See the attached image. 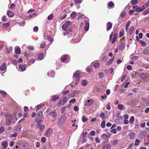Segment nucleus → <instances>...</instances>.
Segmentation results:
<instances>
[{
  "label": "nucleus",
  "instance_id": "obj_1",
  "mask_svg": "<svg viewBox=\"0 0 149 149\" xmlns=\"http://www.w3.org/2000/svg\"><path fill=\"white\" fill-rule=\"evenodd\" d=\"M66 118L65 116H62L58 120L57 124L58 126H61L66 120Z\"/></svg>",
  "mask_w": 149,
  "mask_h": 149
},
{
  "label": "nucleus",
  "instance_id": "obj_2",
  "mask_svg": "<svg viewBox=\"0 0 149 149\" xmlns=\"http://www.w3.org/2000/svg\"><path fill=\"white\" fill-rule=\"evenodd\" d=\"M6 66L5 62H4L0 67V73L2 74L6 71Z\"/></svg>",
  "mask_w": 149,
  "mask_h": 149
},
{
  "label": "nucleus",
  "instance_id": "obj_3",
  "mask_svg": "<svg viewBox=\"0 0 149 149\" xmlns=\"http://www.w3.org/2000/svg\"><path fill=\"white\" fill-rule=\"evenodd\" d=\"M111 135V134L110 133L103 134L102 135V138L105 141L104 142V143L107 142L109 141L108 139L110 137Z\"/></svg>",
  "mask_w": 149,
  "mask_h": 149
},
{
  "label": "nucleus",
  "instance_id": "obj_4",
  "mask_svg": "<svg viewBox=\"0 0 149 149\" xmlns=\"http://www.w3.org/2000/svg\"><path fill=\"white\" fill-rule=\"evenodd\" d=\"M73 78L74 79V78H77V79H76L75 84H77L78 83V82L79 81V73L78 71H76L74 74L73 75Z\"/></svg>",
  "mask_w": 149,
  "mask_h": 149
},
{
  "label": "nucleus",
  "instance_id": "obj_5",
  "mask_svg": "<svg viewBox=\"0 0 149 149\" xmlns=\"http://www.w3.org/2000/svg\"><path fill=\"white\" fill-rule=\"evenodd\" d=\"M61 59L62 62H65L66 63L68 62L70 60L69 56L66 55L62 56L61 57Z\"/></svg>",
  "mask_w": 149,
  "mask_h": 149
},
{
  "label": "nucleus",
  "instance_id": "obj_6",
  "mask_svg": "<svg viewBox=\"0 0 149 149\" xmlns=\"http://www.w3.org/2000/svg\"><path fill=\"white\" fill-rule=\"evenodd\" d=\"M6 123L8 125H10L12 122V116L9 114L6 117Z\"/></svg>",
  "mask_w": 149,
  "mask_h": 149
},
{
  "label": "nucleus",
  "instance_id": "obj_7",
  "mask_svg": "<svg viewBox=\"0 0 149 149\" xmlns=\"http://www.w3.org/2000/svg\"><path fill=\"white\" fill-rule=\"evenodd\" d=\"M52 128H49L47 129L45 133V135L47 137H49L52 134Z\"/></svg>",
  "mask_w": 149,
  "mask_h": 149
},
{
  "label": "nucleus",
  "instance_id": "obj_8",
  "mask_svg": "<svg viewBox=\"0 0 149 149\" xmlns=\"http://www.w3.org/2000/svg\"><path fill=\"white\" fill-rule=\"evenodd\" d=\"M70 22L69 21H67L65 23L62 25V28L64 31L67 30L68 27L70 25Z\"/></svg>",
  "mask_w": 149,
  "mask_h": 149
},
{
  "label": "nucleus",
  "instance_id": "obj_9",
  "mask_svg": "<svg viewBox=\"0 0 149 149\" xmlns=\"http://www.w3.org/2000/svg\"><path fill=\"white\" fill-rule=\"evenodd\" d=\"M68 99H67V98L66 97H64L63 99L62 100H60L59 102V103L58 104V106H59L60 105L61 106L63 105L64 103L67 101Z\"/></svg>",
  "mask_w": 149,
  "mask_h": 149
},
{
  "label": "nucleus",
  "instance_id": "obj_10",
  "mask_svg": "<svg viewBox=\"0 0 149 149\" xmlns=\"http://www.w3.org/2000/svg\"><path fill=\"white\" fill-rule=\"evenodd\" d=\"M72 30L70 29L68 30L67 31H65V32L63 33V34L64 36L68 35V37H70L71 35L72 34Z\"/></svg>",
  "mask_w": 149,
  "mask_h": 149
},
{
  "label": "nucleus",
  "instance_id": "obj_11",
  "mask_svg": "<svg viewBox=\"0 0 149 149\" xmlns=\"http://www.w3.org/2000/svg\"><path fill=\"white\" fill-rule=\"evenodd\" d=\"M88 20L89 19L88 18H86L85 20L86 24L85 26V30L86 31L88 30L89 28V25Z\"/></svg>",
  "mask_w": 149,
  "mask_h": 149
},
{
  "label": "nucleus",
  "instance_id": "obj_12",
  "mask_svg": "<svg viewBox=\"0 0 149 149\" xmlns=\"http://www.w3.org/2000/svg\"><path fill=\"white\" fill-rule=\"evenodd\" d=\"M49 116H51L54 118H56L57 116L56 112L55 111H51L49 113Z\"/></svg>",
  "mask_w": 149,
  "mask_h": 149
},
{
  "label": "nucleus",
  "instance_id": "obj_13",
  "mask_svg": "<svg viewBox=\"0 0 149 149\" xmlns=\"http://www.w3.org/2000/svg\"><path fill=\"white\" fill-rule=\"evenodd\" d=\"M112 23L110 22H109L107 23L106 25V27H107V31H109L110 29H111L112 27Z\"/></svg>",
  "mask_w": 149,
  "mask_h": 149
},
{
  "label": "nucleus",
  "instance_id": "obj_14",
  "mask_svg": "<svg viewBox=\"0 0 149 149\" xmlns=\"http://www.w3.org/2000/svg\"><path fill=\"white\" fill-rule=\"evenodd\" d=\"M146 131H142L140 133L139 136L141 138L143 137L146 135Z\"/></svg>",
  "mask_w": 149,
  "mask_h": 149
},
{
  "label": "nucleus",
  "instance_id": "obj_15",
  "mask_svg": "<svg viewBox=\"0 0 149 149\" xmlns=\"http://www.w3.org/2000/svg\"><path fill=\"white\" fill-rule=\"evenodd\" d=\"M128 136L129 137L130 139L132 140L135 136V134L134 132H131L128 135Z\"/></svg>",
  "mask_w": 149,
  "mask_h": 149
},
{
  "label": "nucleus",
  "instance_id": "obj_16",
  "mask_svg": "<svg viewBox=\"0 0 149 149\" xmlns=\"http://www.w3.org/2000/svg\"><path fill=\"white\" fill-rule=\"evenodd\" d=\"M145 9L144 6H142L141 8L137 7L135 8V11L138 12H140L143 11Z\"/></svg>",
  "mask_w": 149,
  "mask_h": 149
},
{
  "label": "nucleus",
  "instance_id": "obj_17",
  "mask_svg": "<svg viewBox=\"0 0 149 149\" xmlns=\"http://www.w3.org/2000/svg\"><path fill=\"white\" fill-rule=\"evenodd\" d=\"M15 52L17 54H20L21 53V49L19 47H16L15 48Z\"/></svg>",
  "mask_w": 149,
  "mask_h": 149
},
{
  "label": "nucleus",
  "instance_id": "obj_18",
  "mask_svg": "<svg viewBox=\"0 0 149 149\" xmlns=\"http://www.w3.org/2000/svg\"><path fill=\"white\" fill-rule=\"evenodd\" d=\"M111 148L110 144L108 143L104 145L102 148V149H110Z\"/></svg>",
  "mask_w": 149,
  "mask_h": 149
},
{
  "label": "nucleus",
  "instance_id": "obj_19",
  "mask_svg": "<svg viewBox=\"0 0 149 149\" xmlns=\"http://www.w3.org/2000/svg\"><path fill=\"white\" fill-rule=\"evenodd\" d=\"M26 70L25 66L23 65H20L19 66V70L21 71H24Z\"/></svg>",
  "mask_w": 149,
  "mask_h": 149
},
{
  "label": "nucleus",
  "instance_id": "obj_20",
  "mask_svg": "<svg viewBox=\"0 0 149 149\" xmlns=\"http://www.w3.org/2000/svg\"><path fill=\"white\" fill-rule=\"evenodd\" d=\"M100 65V64L98 63L93 62L91 64V66H93L95 68H98Z\"/></svg>",
  "mask_w": 149,
  "mask_h": 149
},
{
  "label": "nucleus",
  "instance_id": "obj_21",
  "mask_svg": "<svg viewBox=\"0 0 149 149\" xmlns=\"http://www.w3.org/2000/svg\"><path fill=\"white\" fill-rule=\"evenodd\" d=\"M44 58V54L43 53H40L38 55V60H41L42 59Z\"/></svg>",
  "mask_w": 149,
  "mask_h": 149
},
{
  "label": "nucleus",
  "instance_id": "obj_22",
  "mask_svg": "<svg viewBox=\"0 0 149 149\" xmlns=\"http://www.w3.org/2000/svg\"><path fill=\"white\" fill-rule=\"evenodd\" d=\"M1 144L4 148H6L8 145V143L6 141H3L1 142Z\"/></svg>",
  "mask_w": 149,
  "mask_h": 149
},
{
  "label": "nucleus",
  "instance_id": "obj_23",
  "mask_svg": "<svg viewBox=\"0 0 149 149\" xmlns=\"http://www.w3.org/2000/svg\"><path fill=\"white\" fill-rule=\"evenodd\" d=\"M93 103L92 100H88L86 103V105L87 106H90Z\"/></svg>",
  "mask_w": 149,
  "mask_h": 149
},
{
  "label": "nucleus",
  "instance_id": "obj_24",
  "mask_svg": "<svg viewBox=\"0 0 149 149\" xmlns=\"http://www.w3.org/2000/svg\"><path fill=\"white\" fill-rule=\"evenodd\" d=\"M37 127L40 129V130H42L45 127V126L44 125H41L39 124H38L37 125Z\"/></svg>",
  "mask_w": 149,
  "mask_h": 149
},
{
  "label": "nucleus",
  "instance_id": "obj_25",
  "mask_svg": "<svg viewBox=\"0 0 149 149\" xmlns=\"http://www.w3.org/2000/svg\"><path fill=\"white\" fill-rule=\"evenodd\" d=\"M147 74L145 73H142L140 74V77L143 79H145L147 77Z\"/></svg>",
  "mask_w": 149,
  "mask_h": 149
},
{
  "label": "nucleus",
  "instance_id": "obj_26",
  "mask_svg": "<svg viewBox=\"0 0 149 149\" xmlns=\"http://www.w3.org/2000/svg\"><path fill=\"white\" fill-rule=\"evenodd\" d=\"M7 15L9 17H12L14 16V13L12 12L8 11L7 13Z\"/></svg>",
  "mask_w": 149,
  "mask_h": 149
},
{
  "label": "nucleus",
  "instance_id": "obj_27",
  "mask_svg": "<svg viewBox=\"0 0 149 149\" xmlns=\"http://www.w3.org/2000/svg\"><path fill=\"white\" fill-rule=\"evenodd\" d=\"M77 13L76 12L74 11L72 12L70 15V17L72 19H74L75 18L76 15Z\"/></svg>",
  "mask_w": 149,
  "mask_h": 149
},
{
  "label": "nucleus",
  "instance_id": "obj_28",
  "mask_svg": "<svg viewBox=\"0 0 149 149\" xmlns=\"http://www.w3.org/2000/svg\"><path fill=\"white\" fill-rule=\"evenodd\" d=\"M108 5L109 7V8H112L114 7V4L112 2L110 1L108 3Z\"/></svg>",
  "mask_w": 149,
  "mask_h": 149
},
{
  "label": "nucleus",
  "instance_id": "obj_29",
  "mask_svg": "<svg viewBox=\"0 0 149 149\" xmlns=\"http://www.w3.org/2000/svg\"><path fill=\"white\" fill-rule=\"evenodd\" d=\"M21 125H19L18 126H17L16 127L15 129L14 130L15 131L18 132H19L21 129V127H20Z\"/></svg>",
  "mask_w": 149,
  "mask_h": 149
},
{
  "label": "nucleus",
  "instance_id": "obj_30",
  "mask_svg": "<svg viewBox=\"0 0 149 149\" xmlns=\"http://www.w3.org/2000/svg\"><path fill=\"white\" fill-rule=\"evenodd\" d=\"M117 36V35L116 34V33H115L114 34L113 36V38L111 41V42L112 43H113L116 41V39Z\"/></svg>",
  "mask_w": 149,
  "mask_h": 149
},
{
  "label": "nucleus",
  "instance_id": "obj_31",
  "mask_svg": "<svg viewBox=\"0 0 149 149\" xmlns=\"http://www.w3.org/2000/svg\"><path fill=\"white\" fill-rule=\"evenodd\" d=\"M49 75H50V77H54V71H52V72H51L50 73H47L48 76H49Z\"/></svg>",
  "mask_w": 149,
  "mask_h": 149
},
{
  "label": "nucleus",
  "instance_id": "obj_32",
  "mask_svg": "<svg viewBox=\"0 0 149 149\" xmlns=\"http://www.w3.org/2000/svg\"><path fill=\"white\" fill-rule=\"evenodd\" d=\"M134 27L133 26H131L129 30V33L130 34H132L133 32Z\"/></svg>",
  "mask_w": 149,
  "mask_h": 149
},
{
  "label": "nucleus",
  "instance_id": "obj_33",
  "mask_svg": "<svg viewBox=\"0 0 149 149\" xmlns=\"http://www.w3.org/2000/svg\"><path fill=\"white\" fill-rule=\"evenodd\" d=\"M125 46L124 44L121 43L119 46V49L120 50H122Z\"/></svg>",
  "mask_w": 149,
  "mask_h": 149
},
{
  "label": "nucleus",
  "instance_id": "obj_34",
  "mask_svg": "<svg viewBox=\"0 0 149 149\" xmlns=\"http://www.w3.org/2000/svg\"><path fill=\"white\" fill-rule=\"evenodd\" d=\"M37 115L39 118L42 119L43 116L42 112L41 111H40L37 113Z\"/></svg>",
  "mask_w": 149,
  "mask_h": 149
},
{
  "label": "nucleus",
  "instance_id": "obj_35",
  "mask_svg": "<svg viewBox=\"0 0 149 149\" xmlns=\"http://www.w3.org/2000/svg\"><path fill=\"white\" fill-rule=\"evenodd\" d=\"M100 117L102 118V120H104L105 119V114L104 113H101L100 115Z\"/></svg>",
  "mask_w": 149,
  "mask_h": 149
},
{
  "label": "nucleus",
  "instance_id": "obj_36",
  "mask_svg": "<svg viewBox=\"0 0 149 149\" xmlns=\"http://www.w3.org/2000/svg\"><path fill=\"white\" fill-rule=\"evenodd\" d=\"M142 13L143 15H145L149 13V8H148L145 11H143Z\"/></svg>",
  "mask_w": 149,
  "mask_h": 149
},
{
  "label": "nucleus",
  "instance_id": "obj_37",
  "mask_svg": "<svg viewBox=\"0 0 149 149\" xmlns=\"http://www.w3.org/2000/svg\"><path fill=\"white\" fill-rule=\"evenodd\" d=\"M134 120V118L133 116H132L130 119V122L131 124H132Z\"/></svg>",
  "mask_w": 149,
  "mask_h": 149
},
{
  "label": "nucleus",
  "instance_id": "obj_38",
  "mask_svg": "<svg viewBox=\"0 0 149 149\" xmlns=\"http://www.w3.org/2000/svg\"><path fill=\"white\" fill-rule=\"evenodd\" d=\"M59 97L55 95L52 97V100L53 101H55V100L59 99Z\"/></svg>",
  "mask_w": 149,
  "mask_h": 149
},
{
  "label": "nucleus",
  "instance_id": "obj_39",
  "mask_svg": "<svg viewBox=\"0 0 149 149\" xmlns=\"http://www.w3.org/2000/svg\"><path fill=\"white\" fill-rule=\"evenodd\" d=\"M141 142V141L139 140L138 139H137L135 141V142L134 143L135 146H137L139 145V143Z\"/></svg>",
  "mask_w": 149,
  "mask_h": 149
},
{
  "label": "nucleus",
  "instance_id": "obj_40",
  "mask_svg": "<svg viewBox=\"0 0 149 149\" xmlns=\"http://www.w3.org/2000/svg\"><path fill=\"white\" fill-rule=\"evenodd\" d=\"M0 93L3 95V97H5L7 95L6 93L2 90H0Z\"/></svg>",
  "mask_w": 149,
  "mask_h": 149
},
{
  "label": "nucleus",
  "instance_id": "obj_41",
  "mask_svg": "<svg viewBox=\"0 0 149 149\" xmlns=\"http://www.w3.org/2000/svg\"><path fill=\"white\" fill-rule=\"evenodd\" d=\"M2 25L3 27H4L6 28L9 26L10 25V22H8L5 24H3Z\"/></svg>",
  "mask_w": 149,
  "mask_h": 149
},
{
  "label": "nucleus",
  "instance_id": "obj_42",
  "mask_svg": "<svg viewBox=\"0 0 149 149\" xmlns=\"http://www.w3.org/2000/svg\"><path fill=\"white\" fill-rule=\"evenodd\" d=\"M92 68L91 66H88L86 68V71L89 72L91 71Z\"/></svg>",
  "mask_w": 149,
  "mask_h": 149
},
{
  "label": "nucleus",
  "instance_id": "obj_43",
  "mask_svg": "<svg viewBox=\"0 0 149 149\" xmlns=\"http://www.w3.org/2000/svg\"><path fill=\"white\" fill-rule=\"evenodd\" d=\"M13 50V48L11 47H10L7 50V54H9L11 53Z\"/></svg>",
  "mask_w": 149,
  "mask_h": 149
},
{
  "label": "nucleus",
  "instance_id": "obj_44",
  "mask_svg": "<svg viewBox=\"0 0 149 149\" xmlns=\"http://www.w3.org/2000/svg\"><path fill=\"white\" fill-rule=\"evenodd\" d=\"M82 120L83 122H85L87 121L88 120L87 118H86L84 116H83L82 117Z\"/></svg>",
  "mask_w": 149,
  "mask_h": 149
},
{
  "label": "nucleus",
  "instance_id": "obj_45",
  "mask_svg": "<svg viewBox=\"0 0 149 149\" xmlns=\"http://www.w3.org/2000/svg\"><path fill=\"white\" fill-rule=\"evenodd\" d=\"M54 17V15L53 14H51L49 15L47 17L48 20H50L52 19Z\"/></svg>",
  "mask_w": 149,
  "mask_h": 149
},
{
  "label": "nucleus",
  "instance_id": "obj_46",
  "mask_svg": "<svg viewBox=\"0 0 149 149\" xmlns=\"http://www.w3.org/2000/svg\"><path fill=\"white\" fill-rule=\"evenodd\" d=\"M105 121L104 120H103L101 124V126L102 128H104L105 126Z\"/></svg>",
  "mask_w": 149,
  "mask_h": 149
},
{
  "label": "nucleus",
  "instance_id": "obj_47",
  "mask_svg": "<svg viewBox=\"0 0 149 149\" xmlns=\"http://www.w3.org/2000/svg\"><path fill=\"white\" fill-rule=\"evenodd\" d=\"M139 42L143 46H145L146 45V42L142 40H139Z\"/></svg>",
  "mask_w": 149,
  "mask_h": 149
},
{
  "label": "nucleus",
  "instance_id": "obj_48",
  "mask_svg": "<svg viewBox=\"0 0 149 149\" xmlns=\"http://www.w3.org/2000/svg\"><path fill=\"white\" fill-rule=\"evenodd\" d=\"M44 106V104H41V105H38L37 106V109H36V111L38 110L39 109H40L42 107Z\"/></svg>",
  "mask_w": 149,
  "mask_h": 149
},
{
  "label": "nucleus",
  "instance_id": "obj_49",
  "mask_svg": "<svg viewBox=\"0 0 149 149\" xmlns=\"http://www.w3.org/2000/svg\"><path fill=\"white\" fill-rule=\"evenodd\" d=\"M138 1L137 0H132L131 2V3L133 5L136 4L137 2Z\"/></svg>",
  "mask_w": 149,
  "mask_h": 149
},
{
  "label": "nucleus",
  "instance_id": "obj_50",
  "mask_svg": "<svg viewBox=\"0 0 149 149\" xmlns=\"http://www.w3.org/2000/svg\"><path fill=\"white\" fill-rule=\"evenodd\" d=\"M124 32V31L123 29L122 31H120L119 35L120 37H121L123 36Z\"/></svg>",
  "mask_w": 149,
  "mask_h": 149
},
{
  "label": "nucleus",
  "instance_id": "obj_51",
  "mask_svg": "<svg viewBox=\"0 0 149 149\" xmlns=\"http://www.w3.org/2000/svg\"><path fill=\"white\" fill-rule=\"evenodd\" d=\"M81 84L83 86H86L87 84V81L85 80H83L82 81Z\"/></svg>",
  "mask_w": 149,
  "mask_h": 149
},
{
  "label": "nucleus",
  "instance_id": "obj_52",
  "mask_svg": "<svg viewBox=\"0 0 149 149\" xmlns=\"http://www.w3.org/2000/svg\"><path fill=\"white\" fill-rule=\"evenodd\" d=\"M82 0H74L75 3L76 4H80L82 2Z\"/></svg>",
  "mask_w": 149,
  "mask_h": 149
},
{
  "label": "nucleus",
  "instance_id": "obj_53",
  "mask_svg": "<svg viewBox=\"0 0 149 149\" xmlns=\"http://www.w3.org/2000/svg\"><path fill=\"white\" fill-rule=\"evenodd\" d=\"M41 140L42 143H44L46 141V139L45 137H41Z\"/></svg>",
  "mask_w": 149,
  "mask_h": 149
},
{
  "label": "nucleus",
  "instance_id": "obj_54",
  "mask_svg": "<svg viewBox=\"0 0 149 149\" xmlns=\"http://www.w3.org/2000/svg\"><path fill=\"white\" fill-rule=\"evenodd\" d=\"M114 57L112 58L108 62V65H109L111 64L113 62L114 59Z\"/></svg>",
  "mask_w": 149,
  "mask_h": 149
},
{
  "label": "nucleus",
  "instance_id": "obj_55",
  "mask_svg": "<svg viewBox=\"0 0 149 149\" xmlns=\"http://www.w3.org/2000/svg\"><path fill=\"white\" fill-rule=\"evenodd\" d=\"M118 108L120 110H122L123 108V106L121 104H118Z\"/></svg>",
  "mask_w": 149,
  "mask_h": 149
},
{
  "label": "nucleus",
  "instance_id": "obj_56",
  "mask_svg": "<svg viewBox=\"0 0 149 149\" xmlns=\"http://www.w3.org/2000/svg\"><path fill=\"white\" fill-rule=\"evenodd\" d=\"M38 26H36L34 27L33 29V31L35 32H37L38 31Z\"/></svg>",
  "mask_w": 149,
  "mask_h": 149
},
{
  "label": "nucleus",
  "instance_id": "obj_57",
  "mask_svg": "<svg viewBox=\"0 0 149 149\" xmlns=\"http://www.w3.org/2000/svg\"><path fill=\"white\" fill-rule=\"evenodd\" d=\"M46 43L45 42H43L41 44L40 48H43L46 46Z\"/></svg>",
  "mask_w": 149,
  "mask_h": 149
},
{
  "label": "nucleus",
  "instance_id": "obj_58",
  "mask_svg": "<svg viewBox=\"0 0 149 149\" xmlns=\"http://www.w3.org/2000/svg\"><path fill=\"white\" fill-rule=\"evenodd\" d=\"M66 108V107L65 106H63L62 107L61 109V111L62 113H63L64 112Z\"/></svg>",
  "mask_w": 149,
  "mask_h": 149
},
{
  "label": "nucleus",
  "instance_id": "obj_59",
  "mask_svg": "<svg viewBox=\"0 0 149 149\" xmlns=\"http://www.w3.org/2000/svg\"><path fill=\"white\" fill-rule=\"evenodd\" d=\"M76 102V100L75 99H72L69 101V103H74Z\"/></svg>",
  "mask_w": 149,
  "mask_h": 149
},
{
  "label": "nucleus",
  "instance_id": "obj_60",
  "mask_svg": "<svg viewBox=\"0 0 149 149\" xmlns=\"http://www.w3.org/2000/svg\"><path fill=\"white\" fill-rule=\"evenodd\" d=\"M104 75V74L103 72H101L99 73V76L100 78H102Z\"/></svg>",
  "mask_w": 149,
  "mask_h": 149
},
{
  "label": "nucleus",
  "instance_id": "obj_61",
  "mask_svg": "<svg viewBox=\"0 0 149 149\" xmlns=\"http://www.w3.org/2000/svg\"><path fill=\"white\" fill-rule=\"evenodd\" d=\"M111 132L113 133V134H116V130L115 128L112 129V130H111Z\"/></svg>",
  "mask_w": 149,
  "mask_h": 149
},
{
  "label": "nucleus",
  "instance_id": "obj_62",
  "mask_svg": "<svg viewBox=\"0 0 149 149\" xmlns=\"http://www.w3.org/2000/svg\"><path fill=\"white\" fill-rule=\"evenodd\" d=\"M42 118H39L38 119H36V123L38 124L39 123H40L41 121Z\"/></svg>",
  "mask_w": 149,
  "mask_h": 149
},
{
  "label": "nucleus",
  "instance_id": "obj_63",
  "mask_svg": "<svg viewBox=\"0 0 149 149\" xmlns=\"http://www.w3.org/2000/svg\"><path fill=\"white\" fill-rule=\"evenodd\" d=\"M131 57L133 59V60L136 59L137 58H139L138 56H133L132 55L131 56Z\"/></svg>",
  "mask_w": 149,
  "mask_h": 149
},
{
  "label": "nucleus",
  "instance_id": "obj_64",
  "mask_svg": "<svg viewBox=\"0 0 149 149\" xmlns=\"http://www.w3.org/2000/svg\"><path fill=\"white\" fill-rule=\"evenodd\" d=\"M118 143V141L117 140H115L113 142L112 144L113 145H116Z\"/></svg>",
  "mask_w": 149,
  "mask_h": 149
}]
</instances>
